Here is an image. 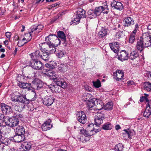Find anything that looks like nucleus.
Masks as SVG:
<instances>
[{"instance_id": "nucleus-1", "label": "nucleus", "mask_w": 151, "mask_h": 151, "mask_svg": "<svg viewBox=\"0 0 151 151\" xmlns=\"http://www.w3.org/2000/svg\"><path fill=\"white\" fill-rule=\"evenodd\" d=\"M32 95L34 96L30 100L26 98L25 95L22 94L18 91H16L11 95V99L13 101L28 104H29L30 101H33L36 99V93L35 91H33Z\"/></svg>"}, {"instance_id": "nucleus-2", "label": "nucleus", "mask_w": 151, "mask_h": 151, "mask_svg": "<svg viewBox=\"0 0 151 151\" xmlns=\"http://www.w3.org/2000/svg\"><path fill=\"white\" fill-rule=\"evenodd\" d=\"M43 26L41 24L34 25L30 27L31 31L29 33H26L25 37L22 39L23 41H25L24 42V44H25L30 41L32 38V33L35 35L37 34L43 29Z\"/></svg>"}, {"instance_id": "nucleus-3", "label": "nucleus", "mask_w": 151, "mask_h": 151, "mask_svg": "<svg viewBox=\"0 0 151 151\" xmlns=\"http://www.w3.org/2000/svg\"><path fill=\"white\" fill-rule=\"evenodd\" d=\"M81 134L85 135H93L101 130L97 126L94 127V125L92 123L88 125L86 129H84L83 127L78 128Z\"/></svg>"}, {"instance_id": "nucleus-4", "label": "nucleus", "mask_w": 151, "mask_h": 151, "mask_svg": "<svg viewBox=\"0 0 151 151\" xmlns=\"http://www.w3.org/2000/svg\"><path fill=\"white\" fill-rule=\"evenodd\" d=\"M50 76L51 77V78L56 83L61 86L62 88H66L67 86L66 83L64 81L63 79L60 78L58 75H57L55 72L52 71L50 72Z\"/></svg>"}, {"instance_id": "nucleus-5", "label": "nucleus", "mask_w": 151, "mask_h": 151, "mask_svg": "<svg viewBox=\"0 0 151 151\" xmlns=\"http://www.w3.org/2000/svg\"><path fill=\"white\" fill-rule=\"evenodd\" d=\"M86 17V11L83 9L80 8L78 9L76 11V14L74 17V20L72 24H77L80 22V19L82 18Z\"/></svg>"}, {"instance_id": "nucleus-6", "label": "nucleus", "mask_w": 151, "mask_h": 151, "mask_svg": "<svg viewBox=\"0 0 151 151\" xmlns=\"http://www.w3.org/2000/svg\"><path fill=\"white\" fill-rule=\"evenodd\" d=\"M96 117L95 119V126L94 127H98L103 123V120L104 119V114L103 111L97 112L96 113ZM100 129V128H99Z\"/></svg>"}, {"instance_id": "nucleus-7", "label": "nucleus", "mask_w": 151, "mask_h": 151, "mask_svg": "<svg viewBox=\"0 0 151 151\" xmlns=\"http://www.w3.org/2000/svg\"><path fill=\"white\" fill-rule=\"evenodd\" d=\"M141 38L145 46L146 47L150 46L151 47V37L148 33H143Z\"/></svg>"}, {"instance_id": "nucleus-8", "label": "nucleus", "mask_w": 151, "mask_h": 151, "mask_svg": "<svg viewBox=\"0 0 151 151\" xmlns=\"http://www.w3.org/2000/svg\"><path fill=\"white\" fill-rule=\"evenodd\" d=\"M30 65L32 68L36 70H42L43 67L42 63L37 60H32Z\"/></svg>"}, {"instance_id": "nucleus-9", "label": "nucleus", "mask_w": 151, "mask_h": 151, "mask_svg": "<svg viewBox=\"0 0 151 151\" xmlns=\"http://www.w3.org/2000/svg\"><path fill=\"white\" fill-rule=\"evenodd\" d=\"M134 131L133 130H131L129 129H124L123 132L122 133L123 138L124 139H127L129 138H132V137L134 135Z\"/></svg>"}, {"instance_id": "nucleus-10", "label": "nucleus", "mask_w": 151, "mask_h": 151, "mask_svg": "<svg viewBox=\"0 0 151 151\" xmlns=\"http://www.w3.org/2000/svg\"><path fill=\"white\" fill-rule=\"evenodd\" d=\"M151 115V100L148 102L146 104V108L144 112L143 116L148 118Z\"/></svg>"}, {"instance_id": "nucleus-11", "label": "nucleus", "mask_w": 151, "mask_h": 151, "mask_svg": "<svg viewBox=\"0 0 151 151\" xmlns=\"http://www.w3.org/2000/svg\"><path fill=\"white\" fill-rule=\"evenodd\" d=\"M55 99L52 96H47L43 99L42 102L44 105L47 106H51L54 102Z\"/></svg>"}, {"instance_id": "nucleus-12", "label": "nucleus", "mask_w": 151, "mask_h": 151, "mask_svg": "<svg viewBox=\"0 0 151 151\" xmlns=\"http://www.w3.org/2000/svg\"><path fill=\"white\" fill-rule=\"evenodd\" d=\"M118 59L122 61L127 60L128 59V52L125 50H122L118 54Z\"/></svg>"}, {"instance_id": "nucleus-13", "label": "nucleus", "mask_w": 151, "mask_h": 151, "mask_svg": "<svg viewBox=\"0 0 151 151\" xmlns=\"http://www.w3.org/2000/svg\"><path fill=\"white\" fill-rule=\"evenodd\" d=\"M8 125L11 127H14L17 126L19 124V121L17 117L12 116L8 119Z\"/></svg>"}, {"instance_id": "nucleus-14", "label": "nucleus", "mask_w": 151, "mask_h": 151, "mask_svg": "<svg viewBox=\"0 0 151 151\" xmlns=\"http://www.w3.org/2000/svg\"><path fill=\"white\" fill-rule=\"evenodd\" d=\"M49 89L53 93H59L61 91V86L56 83V84H51L48 86Z\"/></svg>"}, {"instance_id": "nucleus-15", "label": "nucleus", "mask_w": 151, "mask_h": 151, "mask_svg": "<svg viewBox=\"0 0 151 151\" xmlns=\"http://www.w3.org/2000/svg\"><path fill=\"white\" fill-rule=\"evenodd\" d=\"M51 120L49 119L46 121L42 125V128L43 131H45L50 129L52 127V125L50 124Z\"/></svg>"}, {"instance_id": "nucleus-16", "label": "nucleus", "mask_w": 151, "mask_h": 151, "mask_svg": "<svg viewBox=\"0 0 151 151\" xmlns=\"http://www.w3.org/2000/svg\"><path fill=\"white\" fill-rule=\"evenodd\" d=\"M111 5L112 7L119 10H122L123 9V6L122 3L116 1H112Z\"/></svg>"}, {"instance_id": "nucleus-17", "label": "nucleus", "mask_w": 151, "mask_h": 151, "mask_svg": "<svg viewBox=\"0 0 151 151\" xmlns=\"http://www.w3.org/2000/svg\"><path fill=\"white\" fill-rule=\"evenodd\" d=\"M109 30L105 27H102L101 30L98 32V36L99 38H103L108 35Z\"/></svg>"}, {"instance_id": "nucleus-18", "label": "nucleus", "mask_w": 151, "mask_h": 151, "mask_svg": "<svg viewBox=\"0 0 151 151\" xmlns=\"http://www.w3.org/2000/svg\"><path fill=\"white\" fill-rule=\"evenodd\" d=\"M77 118L78 121L82 124H84L87 120L86 114L83 112L82 111L81 113H79L78 116Z\"/></svg>"}, {"instance_id": "nucleus-19", "label": "nucleus", "mask_w": 151, "mask_h": 151, "mask_svg": "<svg viewBox=\"0 0 151 151\" xmlns=\"http://www.w3.org/2000/svg\"><path fill=\"white\" fill-rule=\"evenodd\" d=\"M32 144L28 142H24L22 144L21 148V151H29L31 148Z\"/></svg>"}, {"instance_id": "nucleus-20", "label": "nucleus", "mask_w": 151, "mask_h": 151, "mask_svg": "<svg viewBox=\"0 0 151 151\" xmlns=\"http://www.w3.org/2000/svg\"><path fill=\"white\" fill-rule=\"evenodd\" d=\"M114 78L117 81L121 80L124 76L123 72L121 70L116 71V73H114Z\"/></svg>"}, {"instance_id": "nucleus-21", "label": "nucleus", "mask_w": 151, "mask_h": 151, "mask_svg": "<svg viewBox=\"0 0 151 151\" xmlns=\"http://www.w3.org/2000/svg\"><path fill=\"white\" fill-rule=\"evenodd\" d=\"M136 47L137 50L140 52L142 51L146 48L141 37L138 40Z\"/></svg>"}, {"instance_id": "nucleus-22", "label": "nucleus", "mask_w": 151, "mask_h": 151, "mask_svg": "<svg viewBox=\"0 0 151 151\" xmlns=\"http://www.w3.org/2000/svg\"><path fill=\"white\" fill-rule=\"evenodd\" d=\"M1 110L3 114H9L12 111L11 107L4 104L1 105Z\"/></svg>"}, {"instance_id": "nucleus-23", "label": "nucleus", "mask_w": 151, "mask_h": 151, "mask_svg": "<svg viewBox=\"0 0 151 151\" xmlns=\"http://www.w3.org/2000/svg\"><path fill=\"white\" fill-rule=\"evenodd\" d=\"M51 46L50 43H49L47 42H44L39 45L40 48L42 51H48L49 47Z\"/></svg>"}, {"instance_id": "nucleus-24", "label": "nucleus", "mask_w": 151, "mask_h": 151, "mask_svg": "<svg viewBox=\"0 0 151 151\" xmlns=\"http://www.w3.org/2000/svg\"><path fill=\"white\" fill-rule=\"evenodd\" d=\"M15 141L17 142H20L24 141L25 139L24 134H16L14 136L13 138Z\"/></svg>"}, {"instance_id": "nucleus-25", "label": "nucleus", "mask_w": 151, "mask_h": 151, "mask_svg": "<svg viewBox=\"0 0 151 151\" xmlns=\"http://www.w3.org/2000/svg\"><path fill=\"white\" fill-rule=\"evenodd\" d=\"M41 54L39 50H37L34 52L30 54V56L32 60H37L41 58Z\"/></svg>"}, {"instance_id": "nucleus-26", "label": "nucleus", "mask_w": 151, "mask_h": 151, "mask_svg": "<svg viewBox=\"0 0 151 151\" xmlns=\"http://www.w3.org/2000/svg\"><path fill=\"white\" fill-rule=\"evenodd\" d=\"M33 86L38 90L42 87V82L38 79H35L32 81Z\"/></svg>"}, {"instance_id": "nucleus-27", "label": "nucleus", "mask_w": 151, "mask_h": 151, "mask_svg": "<svg viewBox=\"0 0 151 151\" xmlns=\"http://www.w3.org/2000/svg\"><path fill=\"white\" fill-rule=\"evenodd\" d=\"M109 46L111 50L115 53L118 52L119 50V44L117 42L109 43Z\"/></svg>"}, {"instance_id": "nucleus-28", "label": "nucleus", "mask_w": 151, "mask_h": 151, "mask_svg": "<svg viewBox=\"0 0 151 151\" xmlns=\"http://www.w3.org/2000/svg\"><path fill=\"white\" fill-rule=\"evenodd\" d=\"M57 36L55 35H50L45 38V41L51 44H53L55 39H57Z\"/></svg>"}, {"instance_id": "nucleus-29", "label": "nucleus", "mask_w": 151, "mask_h": 151, "mask_svg": "<svg viewBox=\"0 0 151 151\" xmlns=\"http://www.w3.org/2000/svg\"><path fill=\"white\" fill-rule=\"evenodd\" d=\"M17 85L20 88L22 89L27 88L28 90H30V89L29 87V84L27 83L19 81L17 83Z\"/></svg>"}, {"instance_id": "nucleus-30", "label": "nucleus", "mask_w": 151, "mask_h": 151, "mask_svg": "<svg viewBox=\"0 0 151 151\" xmlns=\"http://www.w3.org/2000/svg\"><path fill=\"white\" fill-rule=\"evenodd\" d=\"M125 26H129L134 24V23L133 19L129 17H127L125 19Z\"/></svg>"}, {"instance_id": "nucleus-31", "label": "nucleus", "mask_w": 151, "mask_h": 151, "mask_svg": "<svg viewBox=\"0 0 151 151\" xmlns=\"http://www.w3.org/2000/svg\"><path fill=\"white\" fill-rule=\"evenodd\" d=\"M95 101L96 102L95 106L96 107V109L99 110H101L104 107V104L102 101L96 98H95Z\"/></svg>"}, {"instance_id": "nucleus-32", "label": "nucleus", "mask_w": 151, "mask_h": 151, "mask_svg": "<svg viewBox=\"0 0 151 151\" xmlns=\"http://www.w3.org/2000/svg\"><path fill=\"white\" fill-rule=\"evenodd\" d=\"M15 133L18 134H24L25 131L24 128L22 126H18L15 130Z\"/></svg>"}, {"instance_id": "nucleus-33", "label": "nucleus", "mask_w": 151, "mask_h": 151, "mask_svg": "<svg viewBox=\"0 0 151 151\" xmlns=\"http://www.w3.org/2000/svg\"><path fill=\"white\" fill-rule=\"evenodd\" d=\"M105 9L104 8L103 6H100L97 7H96L95 9L94 10V14L96 16L100 15V14L104 11Z\"/></svg>"}, {"instance_id": "nucleus-34", "label": "nucleus", "mask_w": 151, "mask_h": 151, "mask_svg": "<svg viewBox=\"0 0 151 151\" xmlns=\"http://www.w3.org/2000/svg\"><path fill=\"white\" fill-rule=\"evenodd\" d=\"M95 98H93L90 100H88L87 101V105L88 109H90L96 105V103L95 102Z\"/></svg>"}, {"instance_id": "nucleus-35", "label": "nucleus", "mask_w": 151, "mask_h": 151, "mask_svg": "<svg viewBox=\"0 0 151 151\" xmlns=\"http://www.w3.org/2000/svg\"><path fill=\"white\" fill-rule=\"evenodd\" d=\"M50 58V54L47 52H43L41 55V58L45 61H48Z\"/></svg>"}, {"instance_id": "nucleus-36", "label": "nucleus", "mask_w": 151, "mask_h": 151, "mask_svg": "<svg viewBox=\"0 0 151 151\" xmlns=\"http://www.w3.org/2000/svg\"><path fill=\"white\" fill-rule=\"evenodd\" d=\"M139 56V54L136 50L132 51L130 53L129 59L131 60H134Z\"/></svg>"}, {"instance_id": "nucleus-37", "label": "nucleus", "mask_w": 151, "mask_h": 151, "mask_svg": "<svg viewBox=\"0 0 151 151\" xmlns=\"http://www.w3.org/2000/svg\"><path fill=\"white\" fill-rule=\"evenodd\" d=\"M113 105L112 102H108L104 106V109L108 111H110L112 109Z\"/></svg>"}, {"instance_id": "nucleus-38", "label": "nucleus", "mask_w": 151, "mask_h": 151, "mask_svg": "<svg viewBox=\"0 0 151 151\" xmlns=\"http://www.w3.org/2000/svg\"><path fill=\"white\" fill-rule=\"evenodd\" d=\"M6 122L4 119V116L3 114H0V126H5Z\"/></svg>"}, {"instance_id": "nucleus-39", "label": "nucleus", "mask_w": 151, "mask_h": 151, "mask_svg": "<svg viewBox=\"0 0 151 151\" xmlns=\"http://www.w3.org/2000/svg\"><path fill=\"white\" fill-rule=\"evenodd\" d=\"M112 126L111 123L107 122L105 123L102 126V129L104 130H109L111 129Z\"/></svg>"}, {"instance_id": "nucleus-40", "label": "nucleus", "mask_w": 151, "mask_h": 151, "mask_svg": "<svg viewBox=\"0 0 151 151\" xmlns=\"http://www.w3.org/2000/svg\"><path fill=\"white\" fill-rule=\"evenodd\" d=\"M123 148L122 144L119 143L115 146L114 150L116 151H123Z\"/></svg>"}, {"instance_id": "nucleus-41", "label": "nucleus", "mask_w": 151, "mask_h": 151, "mask_svg": "<svg viewBox=\"0 0 151 151\" xmlns=\"http://www.w3.org/2000/svg\"><path fill=\"white\" fill-rule=\"evenodd\" d=\"M1 143L3 144L4 145H8L9 143L10 140L8 138H2L1 139Z\"/></svg>"}, {"instance_id": "nucleus-42", "label": "nucleus", "mask_w": 151, "mask_h": 151, "mask_svg": "<svg viewBox=\"0 0 151 151\" xmlns=\"http://www.w3.org/2000/svg\"><path fill=\"white\" fill-rule=\"evenodd\" d=\"M144 89L147 91H151V84L149 82H146L144 83Z\"/></svg>"}, {"instance_id": "nucleus-43", "label": "nucleus", "mask_w": 151, "mask_h": 151, "mask_svg": "<svg viewBox=\"0 0 151 151\" xmlns=\"http://www.w3.org/2000/svg\"><path fill=\"white\" fill-rule=\"evenodd\" d=\"M92 135H85L84 139H83V136H81L80 138V140L82 142H85L89 140L91 136Z\"/></svg>"}, {"instance_id": "nucleus-44", "label": "nucleus", "mask_w": 151, "mask_h": 151, "mask_svg": "<svg viewBox=\"0 0 151 151\" xmlns=\"http://www.w3.org/2000/svg\"><path fill=\"white\" fill-rule=\"evenodd\" d=\"M88 13L89 16V17L90 18H93L96 17L94 10L90 9L88 11Z\"/></svg>"}, {"instance_id": "nucleus-45", "label": "nucleus", "mask_w": 151, "mask_h": 151, "mask_svg": "<svg viewBox=\"0 0 151 151\" xmlns=\"http://www.w3.org/2000/svg\"><path fill=\"white\" fill-rule=\"evenodd\" d=\"M58 37L63 40L65 39V36L64 33L61 31H59L58 32Z\"/></svg>"}, {"instance_id": "nucleus-46", "label": "nucleus", "mask_w": 151, "mask_h": 151, "mask_svg": "<svg viewBox=\"0 0 151 151\" xmlns=\"http://www.w3.org/2000/svg\"><path fill=\"white\" fill-rule=\"evenodd\" d=\"M65 54V52L64 50H59L57 53L56 55L59 58H61L63 57Z\"/></svg>"}, {"instance_id": "nucleus-47", "label": "nucleus", "mask_w": 151, "mask_h": 151, "mask_svg": "<svg viewBox=\"0 0 151 151\" xmlns=\"http://www.w3.org/2000/svg\"><path fill=\"white\" fill-rule=\"evenodd\" d=\"M50 44L52 46H50V47H49V50L51 52L54 53L55 52L56 50L55 47L56 46H55L53 44Z\"/></svg>"}, {"instance_id": "nucleus-48", "label": "nucleus", "mask_w": 151, "mask_h": 151, "mask_svg": "<svg viewBox=\"0 0 151 151\" xmlns=\"http://www.w3.org/2000/svg\"><path fill=\"white\" fill-rule=\"evenodd\" d=\"M135 40V36L130 34L129 37V42L132 44Z\"/></svg>"}, {"instance_id": "nucleus-49", "label": "nucleus", "mask_w": 151, "mask_h": 151, "mask_svg": "<svg viewBox=\"0 0 151 151\" xmlns=\"http://www.w3.org/2000/svg\"><path fill=\"white\" fill-rule=\"evenodd\" d=\"M12 108L13 109L19 112L21 111V109L20 108L19 105H14L12 106Z\"/></svg>"}, {"instance_id": "nucleus-50", "label": "nucleus", "mask_w": 151, "mask_h": 151, "mask_svg": "<svg viewBox=\"0 0 151 151\" xmlns=\"http://www.w3.org/2000/svg\"><path fill=\"white\" fill-rule=\"evenodd\" d=\"M48 65H49L50 68L53 69L55 68V66L57 65V63L55 61H52Z\"/></svg>"}, {"instance_id": "nucleus-51", "label": "nucleus", "mask_w": 151, "mask_h": 151, "mask_svg": "<svg viewBox=\"0 0 151 151\" xmlns=\"http://www.w3.org/2000/svg\"><path fill=\"white\" fill-rule=\"evenodd\" d=\"M93 86L95 87L96 88H99L101 86V83L98 80L96 81V82H93Z\"/></svg>"}, {"instance_id": "nucleus-52", "label": "nucleus", "mask_w": 151, "mask_h": 151, "mask_svg": "<svg viewBox=\"0 0 151 151\" xmlns=\"http://www.w3.org/2000/svg\"><path fill=\"white\" fill-rule=\"evenodd\" d=\"M150 100H148L146 96H142L140 97L139 101L140 102H143L145 101L147 103Z\"/></svg>"}, {"instance_id": "nucleus-53", "label": "nucleus", "mask_w": 151, "mask_h": 151, "mask_svg": "<svg viewBox=\"0 0 151 151\" xmlns=\"http://www.w3.org/2000/svg\"><path fill=\"white\" fill-rule=\"evenodd\" d=\"M54 45L55 46H57L60 43V40L58 38V37H57V39H55L54 40V41L53 42Z\"/></svg>"}, {"instance_id": "nucleus-54", "label": "nucleus", "mask_w": 151, "mask_h": 151, "mask_svg": "<svg viewBox=\"0 0 151 151\" xmlns=\"http://www.w3.org/2000/svg\"><path fill=\"white\" fill-rule=\"evenodd\" d=\"M1 146L2 147L1 150V151H6L9 148V147L8 145H4L3 144V145Z\"/></svg>"}, {"instance_id": "nucleus-55", "label": "nucleus", "mask_w": 151, "mask_h": 151, "mask_svg": "<svg viewBox=\"0 0 151 151\" xmlns=\"http://www.w3.org/2000/svg\"><path fill=\"white\" fill-rule=\"evenodd\" d=\"M5 35L8 39L10 40L12 35V33L10 32H6L5 33Z\"/></svg>"}, {"instance_id": "nucleus-56", "label": "nucleus", "mask_w": 151, "mask_h": 151, "mask_svg": "<svg viewBox=\"0 0 151 151\" xmlns=\"http://www.w3.org/2000/svg\"><path fill=\"white\" fill-rule=\"evenodd\" d=\"M15 117H17L18 120L19 119L22 120L23 118V115L20 114H17Z\"/></svg>"}, {"instance_id": "nucleus-57", "label": "nucleus", "mask_w": 151, "mask_h": 151, "mask_svg": "<svg viewBox=\"0 0 151 151\" xmlns=\"http://www.w3.org/2000/svg\"><path fill=\"white\" fill-rule=\"evenodd\" d=\"M137 29H134L133 31V32L131 34V35H134V36H135V35H136V33L137 32Z\"/></svg>"}, {"instance_id": "nucleus-58", "label": "nucleus", "mask_w": 151, "mask_h": 151, "mask_svg": "<svg viewBox=\"0 0 151 151\" xmlns=\"http://www.w3.org/2000/svg\"><path fill=\"white\" fill-rule=\"evenodd\" d=\"M129 85H133L134 84V82L133 81H129L127 82Z\"/></svg>"}, {"instance_id": "nucleus-59", "label": "nucleus", "mask_w": 151, "mask_h": 151, "mask_svg": "<svg viewBox=\"0 0 151 151\" xmlns=\"http://www.w3.org/2000/svg\"><path fill=\"white\" fill-rule=\"evenodd\" d=\"M121 129V127L119 125H116L115 127V129L116 130H118Z\"/></svg>"}, {"instance_id": "nucleus-60", "label": "nucleus", "mask_w": 151, "mask_h": 151, "mask_svg": "<svg viewBox=\"0 0 151 151\" xmlns=\"http://www.w3.org/2000/svg\"><path fill=\"white\" fill-rule=\"evenodd\" d=\"M2 132L1 131V130L0 129V141L1 140V139L2 138Z\"/></svg>"}, {"instance_id": "nucleus-61", "label": "nucleus", "mask_w": 151, "mask_h": 151, "mask_svg": "<svg viewBox=\"0 0 151 151\" xmlns=\"http://www.w3.org/2000/svg\"><path fill=\"white\" fill-rule=\"evenodd\" d=\"M8 40H5L4 42V44L5 45H8Z\"/></svg>"}, {"instance_id": "nucleus-62", "label": "nucleus", "mask_w": 151, "mask_h": 151, "mask_svg": "<svg viewBox=\"0 0 151 151\" xmlns=\"http://www.w3.org/2000/svg\"><path fill=\"white\" fill-rule=\"evenodd\" d=\"M8 151H17V150L13 148L10 149Z\"/></svg>"}, {"instance_id": "nucleus-63", "label": "nucleus", "mask_w": 151, "mask_h": 151, "mask_svg": "<svg viewBox=\"0 0 151 151\" xmlns=\"http://www.w3.org/2000/svg\"><path fill=\"white\" fill-rule=\"evenodd\" d=\"M147 29L149 30H151V24H149L147 27Z\"/></svg>"}, {"instance_id": "nucleus-64", "label": "nucleus", "mask_w": 151, "mask_h": 151, "mask_svg": "<svg viewBox=\"0 0 151 151\" xmlns=\"http://www.w3.org/2000/svg\"><path fill=\"white\" fill-rule=\"evenodd\" d=\"M138 25L137 24H136L135 25V29H138Z\"/></svg>"}]
</instances>
